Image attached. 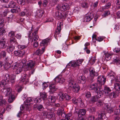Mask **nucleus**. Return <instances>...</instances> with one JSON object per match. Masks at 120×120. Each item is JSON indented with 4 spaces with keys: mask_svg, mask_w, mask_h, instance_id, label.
Wrapping results in <instances>:
<instances>
[{
    "mask_svg": "<svg viewBox=\"0 0 120 120\" xmlns=\"http://www.w3.org/2000/svg\"><path fill=\"white\" fill-rule=\"evenodd\" d=\"M68 80L69 86L72 88V90L74 92L78 93L80 90V87L75 81L73 76H69Z\"/></svg>",
    "mask_w": 120,
    "mask_h": 120,
    "instance_id": "1",
    "label": "nucleus"
},
{
    "mask_svg": "<svg viewBox=\"0 0 120 120\" xmlns=\"http://www.w3.org/2000/svg\"><path fill=\"white\" fill-rule=\"evenodd\" d=\"M105 106V110L110 111V113L113 112L114 111V113L116 115H118L120 114V109L117 108L116 106L114 107L113 108L110 107L109 106L107 105L106 104Z\"/></svg>",
    "mask_w": 120,
    "mask_h": 120,
    "instance_id": "2",
    "label": "nucleus"
},
{
    "mask_svg": "<svg viewBox=\"0 0 120 120\" xmlns=\"http://www.w3.org/2000/svg\"><path fill=\"white\" fill-rule=\"evenodd\" d=\"M16 77V75H14L12 74L10 75L9 74H7L4 76V79L5 80H7L8 83L10 82L13 84L15 82Z\"/></svg>",
    "mask_w": 120,
    "mask_h": 120,
    "instance_id": "3",
    "label": "nucleus"
},
{
    "mask_svg": "<svg viewBox=\"0 0 120 120\" xmlns=\"http://www.w3.org/2000/svg\"><path fill=\"white\" fill-rule=\"evenodd\" d=\"M35 62L32 60H29L28 61L27 63V64L26 65V68L27 70H32V74L33 73L34 70L33 69L35 66Z\"/></svg>",
    "mask_w": 120,
    "mask_h": 120,
    "instance_id": "4",
    "label": "nucleus"
},
{
    "mask_svg": "<svg viewBox=\"0 0 120 120\" xmlns=\"http://www.w3.org/2000/svg\"><path fill=\"white\" fill-rule=\"evenodd\" d=\"M3 94L7 96L12 94H15V92L12 91V90L10 87H8L6 89H4L2 91Z\"/></svg>",
    "mask_w": 120,
    "mask_h": 120,
    "instance_id": "5",
    "label": "nucleus"
},
{
    "mask_svg": "<svg viewBox=\"0 0 120 120\" xmlns=\"http://www.w3.org/2000/svg\"><path fill=\"white\" fill-rule=\"evenodd\" d=\"M58 10H60L63 11H65L68 9L69 8V5L67 4H63L60 6L58 5L56 7Z\"/></svg>",
    "mask_w": 120,
    "mask_h": 120,
    "instance_id": "6",
    "label": "nucleus"
},
{
    "mask_svg": "<svg viewBox=\"0 0 120 120\" xmlns=\"http://www.w3.org/2000/svg\"><path fill=\"white\" fill-rule=\"evenodd\" d=\"M89 87L91 90H94L95 92H97L98 90H101V87L98 83H94L91 84Z\"/></svg>",
    "mask_w": 120,
    "mask_h": 120,
    "instance_id": "7",
    "label": "nucleus"
},
{
    "mask_svg": "<svg viewBox=\"0 0 120 120\" xmlns=\"http://www.w3.org/2000/svg\"><path fill=\"white\" fill-rule=\"evenodd\" d=\"M106 80V78L103 76H100L98 78V83L100 86L104 84Z\"/></svg>",
    "mask_w": 120,
    "mask_h": 120,
    "instance_id": "8",
    "label": "nucleus"
},
{
    "mask_svg": "<svg viewBox=\"0 0 120 120\" xmlns=\"http://www.w3.org/2000/svg\"><path fill=\"white\" fill-rule=\"evenodd\" d=\"M56 84V83H54L53 84H50L49 86V88L50 89L49 91L50 94H52L54 93L57 89L54 85Z\"/></svg>",
    "mask_w": 120,
    "mask_h": 120,
    "instance_id": "9",
    "label": "nucleus"
},
{
    "mask_svg": "<svg viewBox=\"0 0 120 120\" xmlns=\"http://www.w3.org/2000/svg\"><path fill=\"white\" fill-rule=\"evenodd\" d=\"M65 81V79L62 78L61 75H59L55 78L54 81L55 82L54 83H56V84L58 82L62 83Z\"/></svg>",
    "mask_w": 120,
    "mask_h": 120,
    "instance_id": "10",
    "label": "nucleus"
},
{
    "mask_svg": "<svg viewBox=\"0 0 120 120\" xmlns=\"http://www.w3.org/2000/svg\"><path fill=\"white\" fill-rule=\"evenodd\" d=\"M105 110L104 109L102 110L100 113L98 114V117L95 120H103V117L105 116Z\"/></svg>",
    "mask_w": 120,
    "mask_h": 120,
    "instance_id": "11",
    "label": "nucleus"
},
{
    "mask_svg": "<svg viewBox=\"0 0 120 120\" xmlns=\"http://www.w3.org/2000/svg\"><path fill=\"white\" fill-rule=\"evenodd\" d=\"M94 17L92 13H89L86 14L84 18L85 22H88L90 21Z\"/></svg>",
    "mask_w": 120,
    "mask_h": 120,
    "instance_id": "12",
    "label": "nucleus"
},
{
    "mask_svg": "<svg viewBox=\"0 0 120 120\" xmlns=\"http://www.w3.org/2000/svg\"><path fill=\"white\" fill-rule=\"evenodd\" d=\"M29 81L28 79L27 76V75L26 74H23L22 77V79L20 81L21 83L25 84L27 83Z\"/></svg>",
    "mask_w": 120,
    "mask_h": 120,
    "instance_id": "13",
    "label": "nucleus"
},
{
    "mask_svg": "<svg viewBox=\"0 0 120 120\" xmlns=\"http://www.w3.org/2000/svg\"><path fill=\"white\" fill-rule=\"evenodd\" d=\"M90 76L92 77L94 76H97L98 75V73L95 71L94 69L90 67L89 70Z\"/></svg>",
    "mask_w": 120,
    "mask_h": 120,
    "instance_id": "14",
    "label": "nucleus"
},
{
    "mask_svg": "<svg viewBox=\"0 0 120 120\" xmlns=\"http://www.w3.org/2000/svg\"><path fill=\"white\" fill-rule=\"evenodd\" d=\"M55 17L58 19H62V18L64 17V16H63V12L62 13L59 11H56L55 12Z\"/></svg>",
    "mask_w": 120,
    "mask_h": 120,
    "instance_id": "15",
    "label": "nucleus"
},
{
    "mask_svg": "<svg viewBox=\"0 0 120 120\" xmlns=\"http://www.w3.org/2000/svg\"><path fill=\"white\" fill-rule=\"evenodd\" d=\"M6 40V39L3 38L0 40V48L4 49L6 47V45L5 44Z\"/></svg>",
    "mask_w": 120,
    "mask_h": 120,
    "instance_id": "16",
    "label": "nucleus"
},
{
    "mask_svg": "<svg viewBox=\"0 0 120 120\" xmlns=\"http://www.w3.org/2000/svg\"><path fill=\"white\" fill-rule=\"evenodd\" d=\"M62 24L61 22H59L57 24V28L56 31V34L58 35L60 33L61 30V27Z\"/></svg>",
    "mask_w": 120,
    "mask_h": 120,
    "instance_id": "17",
    "label": "nucleus"
},
{
    "mask_svg": "<svg viewBox=\"0 0 120 120\" xmlns=\"http://www.w3.org/2000/svg\"><path fill=\"white\" fill-rule=\"evenodd\" d=\"M38 33V30H36V31H34L33 32V38L32 40V42L34 41L35 42L36 41H37L38 40L39 38L38 36L37 35V34Z\"/></svg>",
    "mask_w": 120,
    "mask_h": 120,
    "instance_id": "18",
    "label": "nucleus"
},
{
    "mask_svg": "<svg viewBox=\"0 0 120 120\" xmlns=\"http://www.w3.org/2000/svg\"><path fill=\"white\" fill-rule=\"evenodd\" d=\"M86 79L84 76H80L78 80V82L79 83L83 84L86 82Z\"/></svg>",
    "mask_w": 120,
    "mask_h": 120,
    "instance_id": "19",
    "label": "nucleus"
},
{
    "mask_svg": "<svg viewBox=\"0 0 120 120\" xmlns=\"http://www.w3.org/2000/svg\"><path fill=\"white\" fill-rule=\"evenodd\" d=\"M50 41V39L49 38H47L43 40L41 42L40 45L41 46H44L45 45H47L48 43Z\"/></svg>",
    "mask_w": 120,
    "mask_h": 120,
    "instance_id": "20",
    "label": "nucleus"
},
{
    "mask_svg": "<svg viewBox=\"0 0 120 120\" xmlns=\"http://www.w3.org/2000/svg\"><path fill=\"white\" fill-rule=\"evenodd\" d=\"M10 44L14 46L17 45L18 43L17 42L15 38L13 37H11L10 39Z\"/></svg>",
    "mask_w": 120,
    "mask_h": 120,
    "instance_id": "21",
    "label": "nucleus"
},
{
    "mask_svg": "<svg viewBox=\"0 0 120 120\" xmlns=\"http://www.w3.org/2000/svg\"><path fill=\"white\" fill-rule=\"evenodd\" d=\"M77 105L81 107H83L84 106L83 103L82 102V100L80 98H78L77 99Z\"/></svg>",
    "mask_w": 120,
    "mask_h": 120,
    "instance_id": "22",
    "label": "nucleus"
},
{
    "mask_svg": "<svg viewBox=\"0 0 120 120\" xmlns=\"http://www.w3.org/2000/svg\"><path fill=\"white\" fill-rule=\"evenodd\" d=\"M81 6L83 8H87L89 6V4L87 1H85L81 4Z\"/></svg>",
    "mask_w": 120,
    "mask_h": 120,
    "instance_id": "23",
    "label": "nucleus"
},
{
    "mask_svg": "<svg viewBox=\"0 0 120 120\" xmlns=\"http://www.w3.org/2000/svg\"><path fill=\"white\" fill-rule=\"evenodd\" d=\"M12 94L11 95H9V98L8 99V101L10 103L12 102L15 99V97L14 94Z\"/></svg>",
    "mask_w": 120,
    "mask_h": 120,
    "instance_id": "24",
    "label": "nucleus"
},
{
    "mask_svg": "<svg viewBox=\"0 0 120 120\" xmlns=\"http://www.w3.org/2000/svg\"><path fill=\"white\" fill-rule=\"evenodd\" d=\"M12 94L11 95H9V98L8 99V101L10 103L12 102L15 99V97L14 94Z\"/></svg>",
    "mask_w": 120,
    "mask_h": 120,
    "instance_id": "25",
    "label": "nucleus"
},
{
    "mask_svg": "<svg viewBox=\"0 0 120 120\" xmlns=\"http://www.w3.org/2000/svg\"><path fill=\"white\" fill-rule=\"evenodd\" d=\"M34 108H37L40 111H42L43 109V106L41 105H38L37 104H35L34 105Z\"/></svg>",
    "mask_w": 120,
    "mask_h": 120,
    "instance_id": "26",
    "label": "nucleus"
},
{
    "mask_svg": "<svg viewBox=\"0 0 120 120\" xmlns=\"http://www.w3.org/2000/svg\"><path fill=\"white\" fill-rule=\"evenodd\" d=\"M4 69L6 70H8L10 69L11 68V63H5L4 65Z\"/></svg>",
    "mask_w": 120,
    "mask_h": 120,
    "instance_id": "27",
    "label": "nucleus"
},
{
    "mask_svg": "<svg viewBox=\"0 0 120 120\" xmlns=\"http://www.w3.org/2000/svg\"><path fill=\"white\" fill-rule=\"evenodd\" d=\"M40 94L41 98H42L44 100L46 99L47 97V95L45 92H41Z\"/></svg>",
    "mask_w": 120,
    "mask_h": 120,
    "instance_id": "28",
    "label": "nucleus"
},
{
    "mask_svg": "<svg viewBox=\"0 0 120 120\" xmlns=\"http://www.w3.org/2000/svg\"><path fill=\"white\" fill-rule=\"evenodd\" d=\"M48 100L50 103L54 102L56 101V98L54 96H52L48 99Z\"/></svg>",
    "mask_w": 120,
    "mask_h": 120,
    "instance_id": "29",
    "label": "nucleus"
},
{
    "mask_svg": "<svg viewBox=\"0 0 120 120\" xmlns=\"http://www.w3.org/2000/svg\"><path fill=\"white\" fill-rule=\"evenodd\" d=\"M86 111L85 109H79L78 113V116H79V114H81L82 115H84L86 112Z\"/></svg>",
    "mask_w": 120,
    "mask_h": 120,
    "instance_id": "30",
    "label": "nucleus"
},
{
    "mask_svg": "<svg viewBox=\"0 0 120 120\" xmlns=\"http://www.w3.org/2000/svg\"><path fill=\"white\" fill-rule=\"evenodd\" d=\"M15 48L14 46L12 45L9 46L7 49V51L8 52H12Z\"/></svg>",
    "mask_w": 120,
    "mask_h": 120,
    "instance_id": "31",
    "label": "nucleus"
},
{
    "mask_svg": "<svg viewBox=\"0 0 120 120\" xmlns=\"http://www.w3.org/2000/svg\"><path fill=\"white\" fill-rule=\"evenodd\" d=\"M100 90H98L97 92H95L97 94V95L96 96L98 99L100 98L102 95V92Z\"/></svg>",
    "mask_w": 120,
    "mask_h": 120,
    "instance_id": "32",
    "label": "nucleus"
},
{
    "mask_svg": "<svg viewBox=\"0 0 120 120\" xmlns=\"http://www.w3.org/2000/svg\"><path fill=\"white\" fill-rule=\"evenodd\" d=\"M114 88L117 91L120 90V84L119 83H116L114 84Z\"/></svg>",
    "mask_w": 120,
    "mask_h": 120,
    "instance_id": "33",
    "label": "nucleus"
},
{
    "mask_svg": "<svg viewBox=\"0 0 120 120\" xmlns=\"http://www.w3.org/2000/svg\"><path fill=\"white\" fill-rule=\"evenodd\" d=\"M55 114L52 112H48L47 117L49 118H51L53 116H55Z\"/></svg>",
    "mask_w": 120,
    "mask_h": 120,
    "instance_id": "34",
    "label": "nucleus"
},
{
    "mask_svg": "<svg viewBox=\"0 0 120 120\" xmlns=\"http://www.w3.org/2000/svg\"><path fill=\"white\" fill-rule=\"evenodd\" d=\"M105 59L107 60H108L110 59L111 55L113 54H111L109 53H105Z\"/></svg>",
    "mask_w": 120,
    "mask_h": 120,
    "instance_id": "35",
    "label": "nucleus"
},
{
    "mask_svg": "<svg viewBox=\"0 0 120 120\" xmlns=\"http://www.w3.org/2000/svg\"><path fill=\"white\" fill-rule=\"evenodd\" d=\"M8 7L10 8H14L15 6V3L13 1H11L8 4Z\"/></svg>",
    "mask_w": 120,
    "mask_h": 120,
    "instance_id": "36",
    "label": "nucleus"
},
{
    "mask_svg": "<svg viewBox=\"0 0 120 120\" xmlns=\"http://www.w3.org/2000/svg\"><path fill=\"white\" fill-rule=\"evenodd\" d=\"M33 28H31V31H30L29 32V33L28 34V37L29 38V40H30H30L33 37V33H31V32L33 31Z\"/></svg>",
    "mask_w": 120,
    "mask_h": 120,
    "instance_id": "37",
    "label": "nucleus"
},
{
    "mask_svg": "<svg viewBox=\"0 0 120 120\" xmlns=\"http://www.w3.org/2000/svg\"><path fill=\"white\" fill-rule=\"evenodd\" d=\"M72 62V64L71 65V67H76L77 66H79V65L78 64H77V62L74 60H72L71 61Z\"/></svg>",
    "mask_w": 120,
    "mask_h": 120,
    "instance_id": "38",
    "label": "nucleus"
},
{
    "mask_svg": "<svg viewBox=\"0 0 120 120\" xmlns=\"http://www.w3.org/2000/svg\"><path fill=\"white\" fill-rule=\"evenodd\" d=\"M31 104H33V103L32 102L31 103H30L27 101L26 100V101H24V104L25 105V107H26L27 109H29L30 106V105Z\"/></svg>",
    "mask_w": 120,
    "mask_h": 120,
    "instance_id": "39",
    "label": "nucleus"
},
{
    "mask_svg": "<svg viewBox=\"0 0 120 120\" xmlns=\"http://www.w3.org/2000/svg\"><path fill=\"white\" fill-rule=\"evenodd\" d=\"M59 95H60L59 98V100L60 101H62L65 98V94L60 93L59 94Z\"/></svg>",
    "mask_w": 120,
    "mask_h": 120,
    "instance_id": "40",
    "label": "nucleus"
},
{
    "mask_svg": "<svg viewBox=\"0 0 120 120\" xmlns=\"http://www.w3.org/2000/svg\"><path fill=\"white\" fill-rule=\"evenodd\" d=\"M91 96V94L90 92L89 91H87L86 92L85 95V96L86 98L89 99L90 98Z\"/></svg>",
    "mask_w": 120,
    "mask_h": 120,
    "instance_id": "41",
    "label": "nucleus"
},
{
    "mask_svg": "<svg viewBox=\"0 0 120 120\" xmlns=\"http://www.w3.org/2000/svg\"><path fill=\"white\" fill-rule=\"evenodd\" d=\"M28 46L27 45H19L18 46V48L20 50L26 48Z\"/></svg>",
    "mask_w": 120,
    "mask_h": 120,
    "instance_id": "42",
    "label": "nucleus"
},
{
    "mask_svg": "<svg viewBox=\"0 0 120 120\" xmlns=\"http://www.w3.org/2000/svg\"><path fill=\"white\" fill-rule=\"evenodd\" d=\"M28 13V11L26 9H25L23 11L21 12L20 14V15L21 16H24L26 14Z\"/></svg>",
    "mask_w": 120,
    "mask_h": 120,
    "instance_id": "43",
    "label": "nucleus"
},
{
    "mask_svg": "<svg viewBox=\"0 0 120 120\" xmlns=\"http://www.w3.org/2000/svg\"><path fill=\"white\" fill-rule=\"evenodd\" d=\"M95 57H92L89 60L90 62L92 64H93L95 61Z\"/></svg>",
    "mask_w": 120,
    "mask_h": 120,
    "instance_id": "44",
    "label": "nucleus"
},
{
    "mask_svg": "<svg viewBox=\"0 0 120 120\" xmlns=\"http://www.w3.org/2000/svg\"><path fill=\"white\" fill-rule=\"evenodd\" d=\"M109 96L110 98H113L116 97V94L114 92H113L109 94Z\"/></svg>",
    "mask_w": 120,
    "mask_h": 120,
    "instance_id": "45",
    "label": "nucleus"
},
{
    "mask_svg": "<svg viewBox=\"0 0 120 120\" xmlns=\"http://www.w3.org/2000/svg\"><path fill=\"white\" fill-rule=\"evenodd\" d=\"M115 74L112 71H110L108 74V76L110 77L112 79H113L114 77Z\"/></svg>",
    "mask_w": 120,
    "mask_h": 120,
    "instance_id": "46",
    "label": "nucleus"
},
{
    "mask_svg": "<svg viewBox=\"0 0 120 120\" xmlns=\"http://www.w3.org/2000/svg\"><path fill=\"white\" fill-rule=\"evenodd\" d=\"M6 103V102L4 99H3V97H1V99L0 102V105H5Z\"/></svg>",
    "mask_w": 120,
    "mask_h": 120,
    "instance_id": "47",
    "label": "nucleus"
},
{
    "mask_svg": "<svg viewBox=\"0 0 120 120\" xmlns=\"http://www.w3.org/2000/svg\"><path fill=\"white\" fill-rule=\"evenodd\" d=\"M19 66V64L18 63L16 62L14 63L12 65V68L14 69H16Z\"/></svg>",
    "mask_w": 120,
    "mask_h": 120,
    "instance_id": "48",
    "label": "nucleus"
},
{
    "mask_svg": "<svg viewBox=\"0 0 120 120\" xmlns=\"http://www.w3.org/2000/svg\"><path fill=\"white\" fill-rule=\"evenodd\" d=\"M98 98L96 96H94L91 97L90 100L91 101L93 102L94 103L95 102Z\"/></svg>",
    "mask_w": 120,
    "mask_h": 120,
    "instance_id": "49",
    "label": "nucleus"
},
{
    "mask_svg": "<svg viewBox=\"0 0 120 120\" xmlns=\"http://www.w3.org/2000/svg\"><path fill=\"white\" fill-rule=\"evenodd\" d=\"M22 89L23 88L21 86L19 85H17L16 89L18 92H20L22 90Z\"/></svg>",
    "mask_w": 120,
    "mask_h": 120,
    "instance_id": "50",
    "label": "nucleus"
},
{
    "mask_svg": "<svg viewBox=\"0 0 120 120\" xmlns=\"http://www.w3.org/2000/svg\"><path fill=\"white\" fill-rule=\"evenodd\" d=\"M41 101V98L38 97L36 98L34 100V101L35 103H39Z\"/></svg>",
    "mask_w": 120,
    "mask_h": 120,
    "instance_id": "51",
    "label": "nucleus"
},
{
    "mask_svg": "<svg viewBox=\"0 0 120 120\" xmlns=\"http://www.w3.org/2000/svg\"><path fill=\"white\" fill-rule=\"evenodd\" d=\"M15 35V32L13 31H11L8 33V36L11 37H14Z\"/></svg>",
    "mask_w": 120,
    "mask_h": 120,
    "instance_id": "52",
    "label": "nucleus"
},
{
    "mask_svg": "<svg viewBox=\"0 0 120 120\" xmlns=\"http://www.w3.org/2000/svg\"><path fill=\"white\" fill-rule=\"evenodd\" d=\"M104 90L105 93L107 92V93H108L109 92H110L111 91V90L110 89L109 87L107 86L105 87Z\"/></svg>",
    "mask_w": 120,
    "mask_h": 120,
    "instance_id": "53",
    "label": "nucleus"
},
{
    "mask_svg": "<svg viewBox=\"0 0 120 120\" xmlns=\"http://www.w3.org/2000/svg\"><path fill=\"white\" fill-rule=\"evenodd\" d=\"M26 61V60L25 59H22L21 62L20 63V64H21L22 67H23L24 65H25V63Z\"/></svg>",
    "mask_w": 120,
    "mask_h": 120,
    "instance_id": "54",
    "label": "nucleus"
},
{
    "mask_svg": "<svg viewBox=\"0 0 120 120\" xmlns=\"http://www.w3.org/2000/svg\"><path fill=\"white\" fill-rule=\"evenodd\" d=\"M72 116V114L71 113L67 114L66 115V117L65 118V119L67 120H70V118Z\"/></svg>",
    "mask_w": 120,
    "mask_h": 120,
    "instance_id": "55",
    "label": "nucleus"
},
{
    "mask_svg": "<svg viewBox=\"0 0 120 120\" xmlns=\"http://www.w3.org/2000/svg\"><path fill=\"white\" fill-rule=\"evenodd\" d=\"M103 102L102 101L99 100L97 102V105L98 106H101L103 105Z\"/></svg>",
    "mask_w": 120,
    "mask_h": 120,
    "instance_id": "56",
    "label": "nucleus"
},
{
    "mask_svg": "<svg viewBox=\"0 0 120 120\" xmlns=\"http://www.w3.org/2000/svg\"><path fill=\"white\" fill-rule=\"evenodd\" d=\"M44 11L42 10H40L39 12L38 13V15L39 17H41L44 14Z\"/></svg>",
    "mask_w": 120,
    "mask_h": 120,
    "instance_id": "57",
    "label": "nucleus"
},
{
    "mask_svg": "<svg viewBox=\"0 0 120 120\" xmlns=\"http://www.w3.org/2000/svg\"><path fill=\"white\" fill-rule=\"evenodd\" d=\"M22 68L21 67H19L15 71L16 73L17 74H18L20 73L22 71Z\"/></svg>",
    "mask_w": 120,
    "mask_h": 120,
    "instance_id": "58",
    "label": "nucleus"
},
{
    "mask_svg": "<svg viewBox=\"0 0 120 120\" xmlns=\"http://www.w3.org/2000/svg\"><path fill=\"white\" fill-rule=\"evenodd\" d=\"M45 47H43L42 48V50H41L39 49H38L36 50L37 52H45Z\"/></svg>",
    "mask_w": 120,
    "mask_h": 120,
    "instance_id": "59",
    "label": "nucleus"
},
{
    "mask_svg": "<svg viewBox=\"0 0 120 120\" xmlns=\"http://www.w3.org/2000/svg\"><path fill=\"white\" fill-rule=\"evenodd\" d=\"M111 5V4L109 2L105 6L104 9H106L110 8Z\"/></svg>",
    "mask_w": 120,
    "mask_h": 120,
    "instance_id": "60",
    "label": "nucleus"
},
{
    "mask_svg": "<svg viewBox=\"0 0 120 120\" xmlns=\"http://www.w3.org/2000/svg\"><path fill=\"white\" fill-rule=\"evenodd\" d=\"M65 97L66 99L67 100H68L70 99L71 98V96L66 94H65Z\"/></svg>",
    "mask_w": 120,
    "mask_h": 120,
    "instance_id": "61",
    "label": "nucleus"
},
{
    "mask_svg": "<svg viewBox=\"0 0 120 120\" xmlns=\"http://www.w3.org/2000/svg\"><path fill=\"white\" fill-rule=\"evenodd\" d=\"M22 37V35L19 34H17L15 36V37L17 39H20L21 38V37Z\"/></svg>",
    "mask_w": 120,
    "mask_h": 120,
    "instance_id": "62",
    "label": "nucleus"
},
{
    "mask_svg": "<svg viewBox=\"0 0 120 120\" xmlns=\"http://www.w3.org/2000/svg\"><path fill=\"white\" fill-rule=\"evenodd\" d=\"M5 32V30L3 29L0 30V35L1 36H3Z\"/></svg>",
    "mask_w": 120,
    "mask_h": 120,
    "instance_id": "63",
    "label": "nucleus"
},
{
    "mask_svg": "<svg viewBox=\"0 0 120 120\" xmlns=\"http://www.w3.org/2000/svg\"><path fill=\"white\" fill-rule=\"evenodd\" d=\"M95 118V117L92 115L89 116L87 117L88 120H94Z\"/></svg>",
    "mask_w": 120,
    "mask_h": 120,
    "instance_id": "64",
    "label": "nucleus"
}]
</instances>
